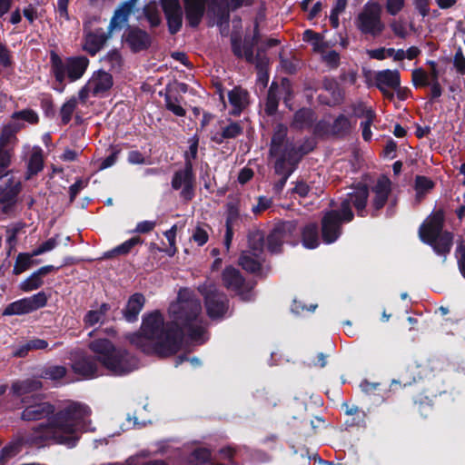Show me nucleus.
I'll return each instance as SVG.
<instances>
[{"label": "nucleus", "instance_id": "30", "mask_svg": "<svg viewBox=\"0 0 465 465\" xmlns=\"http://www.w3.org/2000/svg\"><path fill=\"white\" fill-rule=\"evenodd\" d=\"M91 83L93 84V95L97 96L100 94H104L112 88L114 84V79L110 73L101 69L94 74Z\"/></svg>", "mask_w": 465, "mask_h": 465}, {"label": "nucleus", "instance_id": "2", "mask_svg": "<svg viewBox=\"0 0 465 465\" xmlns=\"http://www.w3.org/2000/svg\"><path fill=\"white\" fill-rule=\"evenodd\" d=\"M21 403L24 407L21 413L23 420L48 419L47 422L34 427L27 436V441L36 447L45 446L49 440L69 448L75 447L85 430V420L91 415L87 405L76 401L54 413V406L44 401L39 394L24 397Z\"/></svg>", "mask_w": 465, "mask_h": 465}, {"label": "nucleus", "instance_id": "35", "mask_svg": "<svg viewBox=\"0 0 465 465\" xmlns=\"http://www.w3.org/2000/svg\"><path fill=\"white\" fill-rule=\"evenodd\" d=\"M249 251H244L239 257V265L248 272L256 273L262 270V263Z\"/></svg>", "mask_w": 465, "mask_h": 465}, {"label": "nucleus", "instance_id": "31", "mask_svg": "<svg viewBox=\"0 0 465 465\" xmlns=\"http://www.w3.org/2000/svg\"><path fill=\"white\" fill-rule=\"evenodd\" d=\"M315 120V112L311 108L302 107L294 113L292 126L299 130L311 128Z\"/></svg>", "mask_w": 465, "mask_h": 465}, {"label": "nucleus", "instance_id": "60", "mask_svg": "<svg viewBox=\"0 0 465 465\" xmlns=\"http://www.w3.org/2000/svg\"><path fill=\"white\" fill-rule=\"evenodd\" d=\"M273 84H274V83H272V85H273ZM278 105H279V99L276 96V94L272 92V86H271V88L268 92L267 101H266V104H265L266 114L268 115H273L278 109Z\"/></svg>", "mask_w": 465, "mask_h": 465}, {"label": "nucleus", "instance_id": "64", "mask_svg": "<svg viewBox=\"0 0 465 465\" xmlns=\"http://www.w3.org/2000/svg\"><path fill=\"white\" fill-rule=\"evenodd\" d=\"M405 0H387L386 11L391 15H398L404 7Z\"/></svg>", "mask_w": 465, "mask_h": 465}, {"label": "nucleus", "instance_id": "26", "mask_svg": "<svg viewBox=\"0 0 465 465\" xmlns=\"http://www.w3.org/2000/svg\"><path fill=\"white\" fill-rule=\"evenodd\" d=\"M134 8L132 7V2H123L115 9L113 17L110 20L109 26L110 32H114L116 29H121L124 24H126L129 20Z\"/></svg>", "mask_w": 465, "mask_h": 465}, {"label": "nucleus", "instance_id": "36", "mask_svg": "<svg viewBox=\"0 0 465 465\" xmlns=\"http://www.w3.org/2000/svg\"><path fill=\"white\" fill-rule=\"evenodd\" d=\"M277 159H283V163H288V165H299L302 160L296 149V145L292 143L285 144V147L277 155Z\"/></svg>", "mask_w": 465, "mask_h": 465}, {"label": "nucleus", "instance_id": "1", "mask_svg": "<svg viewBox=\"0 0 465 465\" xmlns=\"http://www.w3.org/2000/svg\"><path fill=\"white\" fill-rule=\"evenodd\" d=\"M202 304L188 289H181L177 302L170 305L171 321L164 322L163 313L155 310L143 316L139 331L128 340L146 355L167 358L176 354L183 346L184 337L202 345L207 341L206 329L202 325Z\"/></svg>", "mask_w": 465, "mask_h": 465}, {"label": "nucleus", "instance_id": "57", "mask_svg": "<svg viewBox=\"0 0 465 465\" xmlns=\"http://www.w3.org/2000/svg\"><path fill=\"white\" fill-rule=\"evenodd\" d=\"M434 185V182L427 176L417 175L415 177V190L418 194L424 193L431 190Z\"/></svg>", "mask_w": 465, "mask_h": 465}, {"label": "nucleus", "instance_id": "6", "mask_svg": "<svg viewBox=\"0 0 465 465\" xmlns=\"http://www.w3.org/2000/svg\"><path fill=\"white\" fill-rule=\"evenodd\" d=\"M51 72L56 82L63 84L66 76L70 82H75L85 73L89 59L84 55L69 56L64 62L54 51L50 53Z\"/></svg>", "mask_w": 465, "mask_h": 465}, {"label": "nucleus", "instance_id": "25", "mask_svg": "<svg viewBox=\"0 0 465 465\" xmlns=\"http://www.w3.org/2000/svg\"><path fill=\"white\" fill-rule=\"evenodd\" d=\"M353 130V124L349 116L344 114H338L331 123V137L336 139H346Z\"/></svg>", "mask_w": 465, "mask_h": 465}, {"label": "nucleus", "instance_id": "18", "mask_svg": "<svg viewBox=\"0 0 465 465\" xmlns=\"http://www.w3.org/2000/svg\"><path fill=\"white\" fill-rule=\"evenodd\" d=\"M221 131H211L210 140L218 144H223L226 140L235 139L243 133V127L238 122L229 120V124L223 126V121H219Z\"/></svg>", "mask_w": 465, "mask_h": 465}, {"label": "nucleus", "instance_id": "15", "mask_svg": "<svg viewBox=\"0 0 465 465\" xmlns=\"http://www.w3.org/2000/svg\"><path fill=\"white\" fill-rule=\"evenodd\" d=\"M401 84V74L398 70L385 69L378 71L374 75V85L388 99L392 100L393 93L388 90L399 87Z\"/></svg>", "mask_w": 465, "mask_h": 465}, {"label": "nucleus", "instance_id": "23", "mask_svg": "<svg viewBox=\"0 0 465 465\" xmlns=\"http://www.w3.org/2000/svg\"><path fill=\"white\" fill-rule=\"evenodd\" d=\"M145 303V297L141 292L132 294L123 309V316L128 322H134L138 320L139 313Z\"/></svg>", "mask_w": 465, "mask_h": 465}, {"label": "nucleus", "instance_id": "5", "mask_svg": "<svg viewBox=\"0 0 465 465\" xmlns=\"http://www.w3.org/2000/svg\"><path fill=\"white\" fill-rule=\"evenodd\" d=\"M444 224L445 211L443 208H438L433 210L419 227L420 241L430 246L437 255L443 257V262L450 254L454 240L451 232L443 230Z\"/></svg>", "mask_w": 465, "mask_h": 465}, {"label": "nucleus", "instance_id": "10", "mask_svg": "<svg viewBox=\"0 0 465 465\" xmlns=\"http://www.w3.org/2000/svg\"><path fill=\"white\" fill-rule=\"evenodd\" d=\"M357 28L362 35H370L378 37L385 28L381 18V11L378 5L373 9H365L357 16Z\"/></svg>", "mask_w": 465, "mask_h": 465}, {"label": "nucleus", "instance_id": "45", "mask_svg": "<svg viewBox=\"0 0 465 465\" xmlns=\"http://www.w3.org/2000/svg\"><path fill=\"white\" fill-rule=\"evenodd\" d=\"M25 223H17L14 224L12 227L6 229V242L9 245V249L7 254L10 255L11 252L15 249V244L17 242V235L20 232L25 228Z\"/></svg>", "mask_w": 465, "mask_h": 465}, {"label": "nucleus", "instance_id": "62", "mask_svg": "<svg viewBox=\"0 0 465 465\" xmlns=\"http://www.w3.org/2000/svg\"><path fill=\"white\" fill-rule=\"evenodd\" d=\"M316 145L317 143L314 139L306 137L302 144L296 146V149L299 152V154L302 156V158H303L304 155L312 152L315 149Z\"/></svg>", "mask_w": 465, "mask_h": 465}, {"label": "nucleus", "instance_id": "28", "mask_svg": "<svg viewBox=\"0 0 465 465\" xmlns=\"http://www.w3.org/2000/svg\"><path fill=\"white\" fill-rule=\"evenodd\" d=\"M300 241L306 249H315L320 244L319 227L316 223H309L300 229Z\"/></svg>", "mask_w": 465, "mask_h": 465}, {"label": "nucleus", "instance_id": "34", "mask_svg": "<svg viewBox=\"0 0 465 465\" xmlns=\"http://www.w3.org/2000/svg\"><path fill=\"white\" fill-rule=\"evenodd\" d=\"M143 240L140 236H134L124 242L115 248L104 252V258L111 259L116 255H126L137 244H142Z\"/></svg>", "mask_w": 465, "mask_h": 465}, {"label": "nucleus", "instance_id": "56", "mask_svg": "<svg viewBox=\"0 0 465 465\" xmlns=\"http://www.w3.org/2000/svg\"><path fill=\"white\" fill-rule=\"evenodd\" d=\"M190 145L189 149L184 152L183 153V159H184V164L193 163V161L197 158L198 154V147H199V138L197 135H194L193 138L189 140Z\"/></svg>", "mask_w": 465, "mask_h": 465}, {"label": "nucleus", "instance_id": "19", "mask_svg": "<svg viewBox=\"0 0 465 465\" xmlns=\"http://www.w3.org/2000/svg\"><path fill=\"white\" fill-rule=\"evenodd\" d=\"M240 209L237 203H227L225 218V235L223 244L227 250L230 249L233 234L234 226L240 222Z\"/></svg>", "mask_w": 465, "mask_h": 465}, {"label": "nucleus", "instance_id": "16", "mask_svg": "<svg viewBox=\"0 0 465 465\" xmlns=\"http://www.w3.org/2000/svg\"><path fill=\"white\" fill-rule=\"evenodd\" d=\"M113 32H110V28L105 33L103 28H96L94 31H89L84 34L83 50L85 51L91 56H94L100 52L107 40L111 38Z\"/></svg>", "mask_w": 465, "mask_h": 465}, {"label": "nucleus", "instance_id": "40", "mask_svg": "<svg viewBox=\"0 0 465 465\" xmlns=\"http://www.w3.org/2000/svg\"><path fill=\"white\" fill-rule=\"evenodd\" d=\"M212 452L209 449L199 447L194 449L190 455V463L193 465H205L210 462Z\"/></svg>", "mask_w": 465, "mask_h": 465}, {"label": "nucleus", "instance_id": "55", "mask_svg": "<svg viewBox=\"0 0 465 465\" xmlns=\"http://www.w3.org/2000/svg\"><path fill=\"white\" fill-rule=\"evenodd\" d=\"M204 227L210 228L208 224L197 225L192 234L191 239L196 242L198 246H203L208 242L209 234Z\"/></svg>", "mask_w": 465, "mask_h": 465}, {"label": "nucleus", "instance_id": "13", "mask_svg": "<svg viewBox=\"0 0 465 465\" xmlns=\"http://www.w3.org/2000/svg\"><path fill=\"white\" fill-rule=\"evenodd\" d=\"M338 211H327L321 221V234L326 244L335 242L342 233V223Z\"/></svg>", "mask_w": 465, "mask_h": 465}, {"label": "nucleus", "instance_id": "20", "mask_svg": "<svg viewBox=\"0 0 465 465\" xmlns=\"http://www.w3.org/2000/svg\"><path fill=\"white\" fill-rule=\"evenodd\" d=\"M183 5L188 25L197 27L204 15L206 0H183Z\"/></svg>", "mask_w": 465, "mask_h": 465}, {"label": "nucleus", "instance_id": "4", "mask_svg": "<svg viewBox=\"0 0 465 465\" xmlns=\"http://www.w3.org/2000/svg\"><path fill=\"white\" fill-rule=\"evenodd\" d=\"M88 348L110 375L125 376L139 368V359L134 353L114 345L109 339H94L89 342Z\"/></svg>", "mask_w": 465, "mask_h": 465}, {"label": "nucleus", "instance_id": "61", "mask_svg": "<svg viewBox=\"0 0 465 465\" xmlns=\"http://www.w3.org/2000/svg\"><path fill=\"white\" fill-rule=\"evenodd\" d=\"M272 205V199L266 196H259L257 204L252 206V211L254 214L262 213Z\"/></svg>", "mask_w": 465, "mask_h": 465}, {"label": "nucleus", "instance_id": "41", "mask_svg": "<svg viewBox=\"0 0 465 465\" xmlns=\"http://www.w3.org/2000/svg\"><path fill=\"white\" fill-rule=\"evenodd\" d=\"M322 87L331 95V99L336 100V103L343 102V93L337 81L325 77L322 81Z\"/></svg>", "mask_w": 465, "mask_h": 465}, {"label": "nucleus", "instance_id": "33", "mask_svg": "<svg viewBox=\"0 0 465 465\" xmlns=\"http://www.w3.org/2000/svg\"><path fill=\"white\" fill-rule=\"evenodd\" d=\"M44 168V156L43 150L40 147L35 148L31 153L26 170V179L32 178L36 175Z\"/></svg>", "mask_w": 465, "mask_h": 465}, {"label": "nucleus", "instance_id": "38", "mask_svg": "<svg viewBox=\"0 0 465 465\" xmlns=\"http://www.w3.org/2000/svg\"><path fill=\"white\" fill-rule=\"evenodd\" d=\"M30 313L25 297L9 303L3 311L4 316L25 315Z\"/></svg>", "mask_w": 465, "mask_h": 465}, {"label": "nucleus", "instance_id": "11", "mask_svg": "<svg viewBox=\"0 0 465 465\" xmlns=\"http://www.w3.org/2000/svg\"><path fill=\"white\" fill-rule=\"evenodd\" d=\"M204 305L210 319L221 320L229 310L230 300L223 292L213 288L204 293Z\"/></svg>", "mask_w": 465, "mask_h": 465}, {"label": "nucleus", "instance_id": "54", "mask_svg": "<svg viewBox=\"0 0 465 465\" xmlns=\"http://www.w3.org/2000/svg\"><path fill=\"white\" fill-rule=\"evenodd\" d=\"M143 15L146 20L149 22L152 28L160 25L162 20L159 12L155 6L145 5L143 8Z\"/></svg>", "mask_w": 465, "mask_h": 465}, {"label": "nucleus", "instance_id": "22", "mask_svg": "<svg viewBox=\"0 0 465 465\" xmlns=\"http://www.w3.org/2000/svg\"><path fill=\"white\" fill-rule=\"evenodd\" d=\"M98 361L96 355L93 356H83L74 360L72 364V370L75 374L81 375L85 379H94L97 377L98 372Z\"/></svg>", "mask_w": 465, "mask_h": 465}, {"label": "nucleus", "instance_id": "43", "mask_svg": "<svg viewBox=\"0 0 465 465\" xmlns=\"http://www.w3.org/2000/svg\"><path fill=\"white\" fill-rule=\"evenodd\" d=\"M101 61L109 64L110 71H118L123 66V57L117 49L110 50L104 56L101 58Z\"/></svg>", "mask_w": 465, "mask_h": 465}, {"label": "nucleus", "instance_id": "37", "mask_svg": "<svg viewBox=\"0 0 465 465\" xmlns=\"http://www.w3.org/2000/svg\"><path fill=\"white\" fill-rule=\"evenodd\" d=\"M39 262L38 260L30 259V255H28L27 252H19L14 264L13 274L20 275L30 269L34 264L39 263Z\"/></svg>", "mask_w": 465, "mask_h": 465}, {"label": "nucleus", "instance_id": "8", "mask_svg": "<svg viewBox=\"0 0 465 465\" xmlns=\"http://www.w3.org/2000/svg\"><path fill=\"white\" fill-rule=\"evenodd\" d=\"M221 280L223 286L238 296L242 302H250L255 300L256 282L246 280L235 267L226 266L222 272Z\"/></svg>", "mask_w": 465, "mask_h": 465}, {"label": "nucleus", "instance_id": "44", "mask_svg": "<svg viewBox=\"0 0 465 465\" xmlns=\"http://www.w3.org/2000/svg\"><path fill=\"white\" fill-rule=\"evenodd\" d=\"M77 106V101L74 97L67 100L60 109L61 122L63 125H66L70 123L72 115Z\"/></svg>", "mask_w": 465, "mask_h": 465}, {"label": "nucleus", "instance_id": "24", "mask_svg": "<svg viewBox=\"0 0 465 465\" xmlns=\"http://www.w3.org/2000/svg\"><path fill=\"white\" fill-rule=\"evenodd\" d=\"M43 387L41 381L37 379H25L23 381H16L12 383L11 392L14 396L20 397L21 400L24 397H31L35 394Z\"/></svg>", "mask_w": 465, "mask_h": 465}, {"label": "nucleus", "instance_id": "52", "mask_svg": "<svg viewBox=\"0 0 465 465\" xmlns=\"http://www.w3.org/2000/svg\"><path fill=\"white\" fill-rule=\"evenodd\" d=\"M40 106L46 118L53 119L56 111L54 109V100L51 94H44L40 100Z\"/></svg>", "mask_w": 465, "mask_h": 465}, {"label": "nucleus", "instance_id": "50", "mask_svg": "<svg viewBox=\"0 0 465 465\" xmlns=\"http://www.w3.org/2000/svg\"><path fill=\"white\" fill-rule=\"evenodd\" d=\"M283 159H276L274 163V173L288 180L298 168V165H288V163H283Z\"/></svg>", "mask_w": 465, "mask_h": 465}, {"label": "nucleus", "instance_id": "12", "mask_svg": "<svg viewBox=\"0 0 465 465\" xmlns=\"http://www.w3.org/2000/svg\"><path fill=\"white\" fill-rule=\"evenodd\" d=\"M122 39L134 54L148 50L153 42L149 33L136 25H127Z\"/></svg>", "mask_w": 465, "mask_h": 465}, {"label": "nucleus", "instance_id": "59", "mask_svg": "<svg viewBox=\"0 0 465 465\" xmlns=\"http://www.w3.org/2000/svg\"><path fill=\"white\" fill-rule=\"evenodd\" d=\"M104 318L98 310H90L84 316L83 322L86 327H93L99 322L104 323Z\"/></svg>", "mask_w": 465, "mask_h": 465}, {"label": "nucleus", "instance_id": "27", "mask_svg": "<svg viewBox=\"0 0 465 465\" xmlns=\"http://www.w3.org/2000/svg\"><path fill=\"white\" fill-rule=\"evenodd\" d=\"M249 93L240 86H235L228 93L229 103L232 106L231 114L239 115L248 104Z\"/></svg>", "mask_w": 465, "mask_h": 465}, {"label": "nucleus", "instance_id": "14", "mask_svg": "<svg viewBox=\"0 0 465 465\" xmlns=\"http://www.w3.org/2000/svg\"><path fill=\"white\" fill-rule=\"evenodd\" d=\"M168 31L171 35L177 34L183 25V10L179 0H161Z\"/></svg>", "mask_w": 465, "mask_h": 465}, {"label": "nucleus", "instance_id": "7", "mask_svg": "<svg viewBox=\"0 0 465 465\" xmlns=\"http://www.w3.org/2000/svg\"><path fill=\"white\" fill-rule=\"evenodd\" d=\"M300 242V230L295 220L279 221L266 235V248L271 254L282 252L283 244L296 246Z\"/></svg>", "mask_w": 465, "mask_h": 465}, {"label": "nucleus", "instance_id": "17", "mask_svg": "<svg viewBox=\"0 0 465 465\" xmlns=\"http://www.w3.org/2000/svg\"><path fill=\"white\" fill-rule=\"evenodd\" d=\"M22 191L21 182H14L9 179L5 186H0V205L2 212L9 213L13 211L18 201V195Z\"/></svg>", "mask_w": 465, "mask_h": 465}, {"label": "nucleus", "instance_id": "48", "mask_svg": "<svg viewBox=\"0 0 465 465\" xmlns=\"http://www.w3.org/2000/svg\"><path fill=\"white\" fill-rule=\"evenodd\" d=\"M351 202L350 201V198L346 194V196L342 198L341 201L340 209L337 210L341 220L344 221L345 223H350L354 218V213L351 210Z\"/></svg>", "mask_w": 465, "mask_h": 465}, {"label": "nucleus", "instance_id": "47", "mask_svg": "<svg viewBox=\"0 0 465 465\" xmlns=\"http://www.w3.org/2000/svg\"><path fill=\"white\" fill-rule=\"evenodd\" d=\"M164 103L166 109L171 111L176 116H185L186 111L183 106L178 104L179 99L177 96H173L167 94L164 96Z\"/></svg>", "mask_w": 465, "mask_h": 465}, {"label": "nucleus", "instance_id": "42", "mask_svg": "<svg viewBox=\"0 0 465 465\" xmlns=\"http://www.w3.org/2000/svg\"><path fill=\"white\" fill-rule=\"evenodd\" d=\"M30 313L46 306L49 296L41 291L30 297H25Z\"/></svg>", "mask_w": 465, "mask_h": 465}, {"label": "nucleus", "instance_id": "29", "mask_svg": "<svg viewBox=\"0 0 465 465\" xmlns=\"http://www.w3.org/2000/svg\"><path fill=\"white\" fill-rule=\"evenodd\" d=\"M288 130L285 125L280 124L276 126L271 138L269 154L272 157H276L282 150L285 147L287 142Z\"/></svg>", "mask_w": 465, "mask_h": 465}, {"label": "nucleus", "instance_id": "39", "mask_svg": "<svg viewBox=\"0 0 465 465\" xmlns=\"http://www.w3.org/2000/svg\"><path fill=\"white\" fill-rule=\"evenodd\" d=\"M67 370L62 365H51L44 367L40 377L45 380L59 381L66 375Z\"/></svg>", "mask_w": 465, "mask_h": 465}, {"label": "nucleus", "instance_id": "63", "mask_svg": "<svg viewBox=\"0 0 465 465\" xmlns=\"http://www.w3.org/2000/svg\"><path fill=\"white\" fill-rule=\"evenodd\" d=\"M453 64L460 75L465 74V56L461 47H459L454 54Z\"/></svg>", "mask_w": 465, "mask_h": 465}, {"label": "nucleus", "instance_id": "49", "mask_svg": "<svg viewBox=\"0 0 465 465\" xmlns=\"http://www.w3.org/2000/svg\"><path fill=\"white\" fill-rule=\"evenodd\" d=\"M13 121L23 120L31 124H36L39 123V117L35 111L33 109H24L21 111L15 112L12 114Z\"/></svg>", "mask_w": 465, "mask_h": 465}, {"label": "nucleus", "instance_id": "46", "mask_svg": "<svg viewBox=\"0 0 465 465\" xmlns=\"http://www.w3.org/2000/svg\"><path fill=\"white\" fill-rule=\"evenodd\" d=\"M44 285V281L33 272L29 277L20 282L19 289L24 292H30Z\"/></svg>", "mask_w": 465, "mask_h": 465}, {"label": "nucleus", "instance_id": "32", "mask_svg": "<svg viewBox=\"0 0 465 465\" xmlns=\"http://www.w3.org/2000/svg\"><path fill=\"white\" fill-rule=\"evenodd\" d=\"M250 252L255 257H260L266 246V235L263 231L254 230L247 235Z\"/></svg>", "mask_w": 465, "mask_h": 465}, {"label": "nucleus", "instance_id": "3", "mask_svg": "<svg viewBox=\"0 0 465 465\" xmlns=\"http://www.w3.org/2000/svg\"><path fill=\"white\" fill-rule=\"evenodd\" d=\"M353 191L347 193L357 215L372 218L380 216L381 211L389 203L391 193V182L386 175H381L371 188L359 182L352 186Z\"/></svg>", "mask_w": 465, "mask_h": 465}, {"label": "nucleus", "instance_id": "21", "mask_svg": "<svg viewBox=\"0 0 465 465\" xmlns=\"http://www.w3.org/2000/svg\"><path fill=\"white\" fill-rule=\"evenodd\" d=\"M23 127L24 124L16 121H11L4 125L0 134V150L12 153L18 142L16 134Z\"/></svg>", "mask_w": 465, "mask_h": 465}, {"label": "nucleus", "instance_id": "53", "mask_svg": "<svg viewBox=\"0 0 465 465\" xmlns=\"http://www.w3.org/2000/svg\"><path fill=\"white\" fill-rule=\"evenodd\" d=\"M19 446L15 443H9L0 450V465H5L19 452Z\"/></svg>", "mask_w": 465, "mask_h": 465}, {"label": "nucleus", "instance_id": "51", "mask_svg": "<svg viewBox=\"0 0 465 465\" xmlns=\"http://www.w3.org/2000/svg\"><path fill=\"white\" fill-rule=\"evenodd\" d=\"M411 81L416 88L426 87L430 84L429 76L423 68H416L412 71Z\"/></svg>", "mask_w": 465, "mask_h": 465}, {"label": "nucleus", "instance_id": "58", "mask_svg": "<svg viewBox=\"0 0 465 465\" xmlns=\"http://www.w3.org/2000/svg\"><path fill=\"white\" fill-rule=\"evenodd\" d=\"M313 134L320 138L331 136V124L325 120L318 121L313 126Z\"/></svg>", "mask_w": 465, "mask_h": 465}, {"label": "nucleus", "instance_id": "9", "mask_svg": "<svg viewBox=\"0 0 465 465\" xmlns=\"http://www.w3.org/2000/svg\"><path fill=\"white\" fill-rule=\"evenodd\" d=\"M171 186L174 191H180V198L185 202H191L195 196L196 176L193 171V163L184 164L183 168L176 170L171 180Z\"/></svg>", "mask_w": 465, "mask_h": 465}]
</instances>
